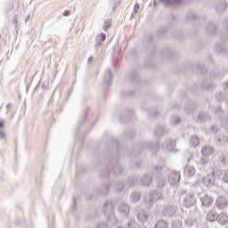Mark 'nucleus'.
<instances>
[{
  "instance_id": "nucleus-1",
  "label": "nucleus",
  "mask_w": 228,
  "mask_h": 228,
  "mask_svg": "<svg viewBox=\"0 0 228 228\" xmlns=\"http://www.w3.org/2000/svg\"><path fill=\"white\" fill-rule=\"evenodd\" d=\"M124 167L118 162L117 157H111L109 167L105 170L100 171V177L102 179H106L110 177V174H113V175L118 176L122 174Z\"/></svg>"
},
{
  "instance_id": "nucleus-2",
  "label": "nucleus",
  "mask_w": 228,
  "mask_h": 228,
  "mask_svg": "<svg viewBox=\"0 0 228 228\" xmlns=\"http://www.w3.org/2000/svg\"><path fill=\"white\" fill-rule=\"evenodd\" d=\"M143 151H151L152 154H158L159 152V143L142 142L133 148V154L140 156Z\"/></svg>"
},
{
  "instance_id": "nucleus-3",
  "label": "nucleus",
  "mask_w": 228,
  "mask_h": 228,
  "mask_svg": "<svg viewBox=\"0 0 228 228\" xmlns=\"http://www.w3.org/2000/svg\"><path fill=\"white\" fill-rule=\"evenodd\" d=\"M166 177L168 179V183L171 186H175L181 181V174L177 171L171 170L167 167L166 169Z\"/></svg>"
},
{
  "instance_id": "nucleus-4",
  "label": "nucleus",
  "mask_w": 228,
  "mask_h": 228,
  "mask_svg": "<svg viewBox=\"0 0 228 228\" xmlns=\"http://www.w3.org/2000/svg\"><path fill=\"white\" fill-rule=\"evenodd\" d=\"M218 175H220V173L214 168L211 174H208L202 178L201 183L206 188H211L212 186H215V179L216 177H218Z\"/></svg>"
},
{
  "instance_id": "nucleus-5",
  "label": "nucleus",
  "mask_w": 228,
  "mask_h": 228,
  "mask_svg": "<svg viewBox=\"0 0 228 228\" xmlns=\"http://www.w3.org/2000/svg\"><path fill=\"white\" fill-rule=\"evenodd\" d=\"M179 211V208L175 205H167L164 207L162 209L161 213L162 216H165L166 218H172Z\"/></svg>"
},
{
  "instance_id": "nucleus-6",
  "label": "nucleus",
  "mask_w": 228,
  "mask_h": 228,
  "mask_svg": "<svg viewBox=\"0 0 228 228\" xmlns=\"http://www.w3.org/2000/svg\"><path fill=\"white\" fill-rule=\"evenodd\" d=\"M197 202V199L195 198V194L194 193H188L183 200V208H192V206H195Z\"/></svg>"
},
{
  "instance_id": "nucleus-7",
  "label": "nucleus",
  "mask_w": 228,
  "mask_h": 228,
  "mask_svg": "<svg viewBox=\"0 0 228 228\" xmlns=\"http://www.w3.org/2000/svg\"><path fill=\"white\" fill-rule=\"evenodd\" d=\"M103 213L107 216L108 220H110V216H113V215H115V207L111 201H106L104 203Z\"/></svg>"
},
{
  "instance_id": "nucleus-8",
  "label": "nucleus",
  "mask_w": 228,
  "mask_h": 228,
  "mask_svg": "<svg viewBox=\"0 0 228 228\" xmlns=\"http://www.w3.org/2000/svg\"><path fill=\"white\" fill-rule=\"evenodd\" d=\"M155 183L157 190H163V188L167 186L168 180L166 175H157V177L155 178Z\"/></svg>"
},
{
  "instance_id": "nucleus-9",
  "label": "nucleus",
  "mask_w": 228,
  "mask_h": 228,
  "mask_svg": "<svg viewBox=\"0 0 228 228\" xmlns=\"http://www.w3.org/2000/svg\"><path fill=\"white\" fill-rule=\"evenodd\" d=\"M216 113L221 118V124L224 126V129H228V116L224 117L225 112L222 110V108L218 107L216 109Z\"/></svg>"
},
{
  "instance_id": "nucleus-10",
  "label": "nucleus",
  "mask_w": 228,
  "mask_h": 228,
  "mask_svg": "<svg viewBox=\"0 0 228 228\" xmlns=\"http://www.w3.org/2000/svg\"><path fill=\"white\" fill-rule=\"evenodd\" d=\"M196 121L199 124H206L207 122H211V116H209L208 112L200 111L196 118Z\"/></svg>"
},
{
  "instance_id": "nucleus-11",
  "label": "nucleus",
  "mask_w": 228,
  "mask_h": 228,
  "mask_svg": "<svg viewBox=\"0 0 228 228\" xmlns=\"http://www.w3.org/2000/svg\"><path fill=\"white\" fill-rule=\"evenodd\" d=\"M130 211L131 208L129 207V205H127V203H121L118 206V213H119L125 218H126V216H129Z\"/></svg>"
},
{
  "instance_id": "nucleus-12",
  "label": "nucleus",
  "mask_w": 228,
  "mask_h": 228,
  "mask_svg": "<svg viewBox=\"0 0 228 228\" xmlns=\"http://www.w3.org/2000/svg\"><path fill=\"white\" fill-rule=\"evenodd\" d=\"M201 200V206L203 208H209L211 204H213V196L211 194H204L203 196L200 197Z\"/></svg>"
},
{
  "instance_id": "nucleus-13",
  "label": "nucleus",
  "mask_w": 228,
  "mask_h": 228,
  "mask_svg": "<svg viewBox=\"0 0 228 228\" xmlns=\"http://www.w3.org/2000/svg\"><path fill=\"white\" fill-rule=\"evenodd\" d=\"M137 220L141 222V224H145L147 220H149V211L146 209H141L137 213Z\"/></svg>"
},
{
  "instance_id": "nucleus-14",
  "label": "nucleus",
  "mask_w": 228,
  "mask_h": 228,
  "mask_svg": "<svg viewBox=\"0 0 228 228\" xmlns=\"http://www.w3.org/2000/svg\"><path fill=\"white\" fill-rule=\"evenodd\" d=\"M216 208L217 209H224V208H227V198L224 196H219L216 200Z\"/></svg>"
},
{
  "instance_id": "nucleus-15",
  "label": "nucleus",
  "mask_w": 228,
  "mask_h": 228,
  "mask_svg": "<svg viewBox=\"0 0 228 228\" xmlns=\"http://www.w3.org/2000/svg\"><path fill=\"white\" fill-rule=\"evenodd\" d=\"M159 3H162L163 4H165V6H172V4H181V0H154V6L159 4Z\"/></svg>"
},
{
  "instance_id": "nucleus-16",
  "label": "nucleus",
  "mask_w": 228,
  "mask_h": 228,
  "mask_svg": "<svg viewBox=\"0 0 228 228\" xmlns=\"http://www.w3.org/2000/svg\"><path fill=\"white\" fill-rule=\"evenodd\" d=\"M103 81L108 86L113 83V74L111 73V69L108 68L105 70Z\"/></svg>"
},
{
  "instance_id": "nucleus-17",
  "label": "nucleus",
  "mask_w": 228,
  "mask_h": 228,
  "mask_svg": "<svg viewBox=\"0 0 228 228\" xmlns=\"http://www.w3.org/2000/svg\"><path fill=\"white\" fill-rule=\"evenodd\" d=\"M168 167H163L161 166L154 165L151 168L152 174H157V175H165Z\"/></svg>"
},
{
  "instance_id": "nucleus-18",
  "label": "nucleus",
  "mask_w": 228,
  "mask_h": 228,
  "mask_svg": "<svg viewBox=\"0 0 228 228\" xmlns=\"http://www.w3.org/2000/svg\"><path fill=\"white\" fill-rule=\"evenodd\" d=\"M163 193L159 191H154L151 193H150V200H163Z\"/></svg>"
},
{
  "instance_id": "nucleus-19",
  "label": "nucleus",
  "mask_w": 228,
  "mask_h": 228,
  "mask_svg": "<svg viewBox=\"0 0 228 228\" xmlns=\"http://www.w3.org/2000/svg\"><path fill=\"white\" fill-rule=\"evenodd\" d=\"M162 149L167 151V152L174 151V142L171 139L166 140L162 144Z\"/></svg>"
},
{
  "instance_id": "nucleus-20",
  "label": "nucleus",
  "mask_w": 228,
  "mask_h": 228,
  "mask_svg": "<svg viewBox=\"0 0 228 228\" xmlns=\"http://www.w3.org/2000/svg\"><path fill=\"white\" fill-rule=\"evenodd\" d=\"M213 152H215V149L211 145H204L201 149V154L205 157L211 156Z\"/></svg>"
},
{
  "instance_id": "nucleus-21",
  "label": "nucleus",
  "mask_w": 228,
  "mask_h": 228,
  "mask_svg": "<svg viewBox=\"0 0 228 228\" xmlns=\"http://www.w3.org/2000/svg\"><path fill=\"white\" fill-rule=\"evenodd\" d=\"M140 183L142 186H151V183H152V176L150 175H144L141 179Z\"/></svg>"
},
{
  "instance_id": "nucleus-22",
  "label": "nucleus",
  "mask_w": 228,
  "mask_h": 228,
  "mask_svg": "<svg viewBox=\"0 0 228 228\" xmlns=\"http://www.w3.org/2000/svg\"><path fill=\"white\" fill-rule=\"evenodd\" d=\"M183 174L185 177H193L195 175V167L191 166H185Z\"/></svg>"
},
{
  "instance_id": "nucleus-23",
  "label": "nucleus",
  "mask_w": 228,
  "mask_h": 228,
  "mask_svg": "<svg viewBox=\"0 0 228 228\" xmlns=\"http://www.w3.org/2000/svg\"><path fill=\"white\" fill-rule=\"evenodd\" d=\"M189 144L191 147L196 148L200 144V138L198 135H191L189 139Z\"/></svg>"
},
{
  "instance_id": "nucleus-24",
  "label": "nucleus",
  "mask_w": 228,
  "mask_h": 228,
  "mask_svg": "<svg viewBox=\"0 0 228 228\" xmlns=\"http://www.w3.org/2000/svg\"><path fill=\"white\" fill-rule=\"evenodd\" d=\"M218 224H220L221 225H225V224H227L228 222V216L227 214L225 213H220L217 214V218L216 219Z\"/></svg>"
},
{
  "instance_id": "nucleus-25",
  "label": "nucleus",
  "mask_w": 228,
  "mask_h": 228,
  "mask_svg": "<svg viewBox=\"0 0 228 228\" xmlns=\"http://www.w3.org/2000/svg\"><path fill=\"white\" fill-rule=\"evenodd\" d=\"M195 110V104L193 103L192 101L189 100L187 102V104L184 107V111L188 115H191V113H193V110Z\"/></svg>"
},
{
  "instance_id": "nucleus-26",
  "label": "nucleus",
  "mask_w": 228,
  "mask_h": 228,
  "mask_svg": "<svg viewBox=\"0 0 228 228\" xmlns=\"http://www.w3.org/2000/svg\"><path fill=\"white\" fill-rule=\"evenodd\" d=\"M154 134L155 136H157V138H159V136H163V134H165V126L158 125L154 128Z\"/></svg>"
},
{
  "instance_id": "nucleus-27",
  "label": "nucleus",
  "mask_w": 228,
  "mask_h": 228,
  "mask_svg": "<svg viewBox=\"0 0 228 228\" xmlns=\"http://www.w3.org/2000/svg\"><path fill=\"white\" fill-rule=\"evenodd\" d=\"M110 188H111V184H104L101 185L98 189L99 195H108V191H110Z\"/></svg>"
},
{
  "instance_id": "nucleus-28",
  "label": "nucleus",
  "mask_w": 228,
  "mask_h": 228,
  "mask_svg": "<svg viewBox=\"0 0 228 228\" xmlns=\"http://www.w3.org/2000/svg\"><path fill=\"white\" fill-rule=\"evenodd\" d=\"M218 216V214L215 210H210L207 215L208 222H215Z\"/></svg>"
},
{
  "instance_id": "nucleus-29",
  "label": "nucleus",
  "mask_w": 228,
  "mask_h": 228,
  "mask_svg": "<svg viewBox=\"0 0 228 228\" xmlns=\"http://www.w3.org/2000/svg\"><path fill=\"white\" fill-rule=\"evenodd\" d=\"M140 199H142V194L138 191H134L130 195V200L131 202L136 203L140 201Z\"/></svg>"
},
{
  "instance_id": "nucleus-30",
  "label": "nucleus",
  "mask_w": 228,
  "mask_h": 228,
  "mask_svg": "<svg viewBox=\"0 0 228 228\" xmlns=\"http://www.w3.org/2000/svg\"><path fill=\"white\" fill-rule=\"evenodd\" d=\"M216 10L218 12V13L225 12V10H227V3H225V1H222L216 5Z\"/></svg>"
},
{
  "instance_id": "nucleus-31",
  "label": "nucleus",
  "mask_w": 228,
  "mask_h": 228,
  "mask_svg": "<svg viewBox=\"0 0 228 228\" xmlns=\"http://www.w3.org/2000/svg\"><path fill=\"white\" fill-rule=\"evenodd\" d=\"M154 228H168L167 221L160 219L155 223Z\"/></svg>"
},
{
  "instance_id": "nucleus-32",
  "label": "nucleus",
  "mask_w": 228,
  "mask_h": 228,
  "mask_svg": "<svg viewBox=\"0 0 228 228\" xmlns=\"http://www.w3.org/2000/svg\"><path fill=\"white\" fill-rule=\"evenodd\" d=\"M106 40V34H101L96 37V47H101V44Z\"/></svg>"
},
{
  "instance_id": "nucleus-33",
  "label": "nucleus",
  "mask_w": 228,
  "mask_h": 228,
  "mask_svg": "<svg viewBox=\"0 0 228 228\" xmlns=\"http://www.w3.org/2000/svg\"><path fill=\"white\" fill-rule=\"evenodd\" d=\"M181 123V118L179 116H173L170 118V124L171 126H177V124Z\"/></svg>"
},
{
  "instance_id": "nucleus-34",
  "label": "nucleus",
  "mask_w": 228,
  "mask_h": 228,
  "mask_svg": "<svg viewBox=\"0 0 228 228\" xmlns=\"http://www.w3.org/2000/svg\"><path fill=\"white\" fill-rule=\"evenodd\" d=\"M219 175H221L222 180L224 183H225L226 184H228V169L223 171L222 173H218Z\"/></svg>"
},
{
  "instance_id": "nucleus-35",
  "label": "nucleus",
  "mask_w": 228,
  "mask_h": 228,
  "mask_svg": "<svg viewBox=\"0 0 228 228\" xmlns=\"http://www.w3.org/2000/svg\"><path fill=\"white\" fill-rule=\"evenodd\" d=\"M126 228H146L144 226H139L134 221H128Z\"/></svg>"
},
{
  "instance_id": "nucleus-36",
  "label": "nucleus",
  "mask_w": 228,
  "mask_h": 228,
  "mask_svg": "<svg viewBox=\"0 0 228 228\" xmlns=\"http://www.w3.org/2000/svg\"><path fill=\"white\" fill-rule=\"evenodd\" d=\"M134 130H126L124 132V136L126 138H134Z\"/></svg>"
},
{
  "instance_id": "nucleus-37",
  "label": "nucleus",
  "mask_w": 228,
  "mask_h": 228,
  "mask_svg": "<svg viewBox=\"0 0 228 228\" xmlns=\"http://www.w3.org/2000/svg\"><path fill=\"white\" fill-rule=\"evenodd\" d=\"M128 183H130L131 186H134L138 183V177L136 175L129 176Z\"/></svg>"
},
{
  "instance_id": "nucleus-38",
  "label": "nucleus",
  "mask_w": 228,
  "mask_h": 228,
  "mask_svg": "<svg viewBox=\"0 0 228 228\" xmlns=\"http://www.w3.org/2000/svg\"><path fill=\"white\" fill-rule=\"evenodd\" d=\"M206 29L208 33H216V27L213 23H210Z\"/></svg>"
},
{
  "instance_id": "nucleus-39",
  "label": "nucleus",
  "mask_w": 228,
  "mask_h": 228,
  "mask_svg": "<svg viewBox=\"0 0 228 228\" xmlns=\"http://www.w3.org/2000/svg\"><path fill=\"white\" fill-rule=\"evenodd\" d=\"M88 118V111H85V115H84V118L81 119L79 122H78V127H81L82 126H85V120H86V118Z\"/></svg>"
},
{
  "instance_id": "nucleus-40",
  "label": "nucleus",
  "mask_w": 228,
  "mask_h": 228,
  "mask_svg": "<svg viewBox=\"0 0 228 228\" xmlns=\"http://www.w3.org/2000/svg\"><path fill=\"white\" fill-rule=\"evenodd\" d=\"M214 49L217 54H221V53L224 51V48H222V45L219 44L215 45Z\"/></svg>"
},
{
  "instance_id": "nucleus-41",
  "label": "nucleus",
  "mask_w": 228,
  "mask_h": 228,
  "mask_svg": "<svg viewBox=\"0 0 228 228\" xmlns=\"http://www.w3.org/2000/svg\"><path fill=\"white\" fill-rule=\"evenodd\" d=\"M224 100V93L222 92H217L216 94V101H217L218 102H220L221 101Z\"/></svg>"
},
{
  "instance_id": "nucleus-42",
  "label": "nucleus",
  "mask_w": 228,
  "mask_h": 228,
  "mask_svg": "<svg viewBox=\"0 0 228 228\" xmlns=\"http://www.w3.org/2000/svg\"><path fill=\"white\" fill-rule=\"evenodd\" d=\"M138 10H140V4H135L134 7V11L131 14V19H133V17H134V15H136L138 13Z\"/></svg>"
},
{
  "instance_id": "nucleus-43",
  "label": "nucleus",
  "mask_w": 228,
  "mask_h": 228,
  "mask_svg": "<svg viewBox=\"0 0 228 228\" xmlns=\"http://www.w3.org/2000/svg\"><path fill=\"white\" fill-rule=\"evenodd\" d=\"M116 190L118 191H122L124 190V183L118 182L117 184H116Z\"/></svg>"
},
{
  "instance_id": "nucleus-44",
  "label": "nucleus",
  "mask_w": 228,
  "mask_h": 228,
  "mask_svg": "<svg viewBox=\"0 0 228 228\" xmlns=\"http://www.w3.org/2000/svg\"><path fill=\"white\" fill-rule=\"evenodd\" d=\"M219 163H221L222 167H225V165H226L225 157L224 155H221L219 157Z\"/></svg>"
},
{
  "instance_id": "nucleus-45",
  "label": "nucleus",
  "mask_w": 228,
  "mask_h": 228,
  "mask_svg": "<svg viewBox=\"0 0 228 228\" xmlns=\"http://www.w3.org/2000/svg\"><path fill=\"white\" fill-rule=\"evenodd\" d=\"M94 228H108V224L106 223L97 224Z\"/></svg>"
},
{
  "instance_id": "nucleus-46",
  "label": "nucleus",
  "mask_w": 228,
  "mask_h": 228,
  "mask_svg": "<svg viewBox=\"0 0 228 228\" xmlns=\"http://www.w3.org/2000/svg\"><path fill=\"white\" fill-rule=\"evenodd\" d=\"M198 69L201 72V74H206V72H208V69H206L205 66L200 65V66H198Z\"/></svg>"
},
{
  "instance_id": "nucleus-47",
  "label": "nucleus",
  "mask_w": 228,
  "mask_h": 228,
  "mask_svg": "<svg viewBox=\"0 0 228 228\" xmlns=\"http://www.w3.org/2000/svg\"><path fill=\"white\" fill-rule=\"evenodd\" d=\"M172 225L174 228H180L183 225V224L181 223V221H175V223H173Z\"/></svg>"
},
{
  "instance_id": "nucleus-48",
  "label": "nucleus",
  "mask_w": 228,
  "mask_h": 228,
  "mask_svg": "<svg viewBox=\"0 0 228 228\" xmlns=\"http://www.w3.org/2000/svg\"><path fill=\"white\" fill-rule=\"evenodd\" d=\"M210 132L211 133H214V134H216L218 133V126H216V125H214L210 127Z\"/></svg>"
},
{
  "instance_id": "nucleus-49",
  "label": "nucleus",
  "mask_w": 228,
  "mask_h": 228,
  "mask_svg": "<svg viewBox=\"0 0 228 228\" xmlns=\"http://www.w3.org/2000/svg\"><path fill=\"white\" fill-rule=\"evenodd\" d=\"M6 138V134L4 131H0V140H4Z\"/></svg>"
},
{
  "instance_id": "nucleus-50",
  "label": "nucleus",
  "mask_w": 228,
  "mask_h": 228,
  "mask_svg": "<svg viewBox=\"0 0 228 228\" xmlns=\"http://www.w3.org/2000/svg\"><path fill=\"white\" fill-rule=\"evenodd\" d=\"M223 26H224V28H225V29H228V18L224 20Z\"/></svg>"
},
{
  "instance_id": "nucleus-51",
  "label": "nucleus",
  "mask_w": 228,
  "mask_h": 228,
  "mask_svg": "<svg viewBox=\"0 0 228 228\" xmlns=\"http://www.w3.org/2000/svg\"><path fill=\"white\" fill-rule=\"evenodd\" d=\"M208 163V160L205 159H201L200 161V165H202V167H204V165H206Z\"/></svg>"
},
{
  "instance_id": "nucleus-52",
  "label": "nucleus",
  "mask_w": 228,
  "mask_h": 228,
  "mask_svg": "<svg viewBox=\"0 0 228 228\" xmlns=\"http://www.w3.org/2000/svg\"><path fill=\"white\" fill-rule=\"evenodd\" d=\"M76 199H73V203H72V205H71V208H70V209H76Z\"/></svg>"
},
{
  "instance_id": "nucleus-53",
  "label": "nucleus",
  "mask_w": 228,
  "mask_h": 228,
  "mask_svg": "<svg viewBox=\"0 0 228 228\" xmlns=\"http://www.w3.org/2000/svg\"><path fill=\"white\" fill-rule=\"evenodd\" d=\"M223 86H224V90H228V80L224 82Z\"/></svg>"
},
{
  "instance_id": "nucleus-54",
  "label": "nucleus",
  "mask_w": 228,
  "mask_h": 228,
  "mask_svg": "<svg viewBox=\"0 0 228 228\" xmlns=\"http://www.w3.org/2000/svg\"><path fill=\"white\" fill-rule=\"evenodd\" d=\"M105 28L108 29V28H111V24L110 21H105Z\"/></svg>"
},
{
  "instance_id": "nucleus-55",
  "label": "nucleus",
  "mask_w": 228,
  "mask_h": 228,
  "mask_svg": "<svg viewBox=\"0 0 228 228\" xmlns=\"http://www.w3.org/2000/svg\"><path fill=\"white\" fill-rule=\"evenodd\" d=\"M63 17H69L70 15V12L69 11H66L62 13Z\"/></svg>"
},
{
  "instance_id": "nucleus-56",
  "label": "nucleus",
  "mask_w": 228,
  "mask_h": 228,
  "mask_svg": "<svg viewBox=\"0 0 228 228\" xmlns=\"http://www.w3.org/2000/svg\"><path fill=\"white\" fill-rule=\"evenodd\" d=\"M211 76H214V77H218V76H219L218 71H216V73L212 71Z\"/></svg>"
},
{
  "instance_id": "nucleus-57",
  "label": "nucleus",
  "mask_w": 228,
  "mask_h": 228,
  "mask_svg": "<svg viewBox=\"0 0 228 228\" xmlns=\"http://www.w3.org/2000/svg\"><path fill=\"white\" fill-rule=\"evenodd\" d=\"M4 127V121L1 120L0 121V129H3Z\"/></svg>"
},
{
  "instance_id": "nucleus-58",
  "label": "nucleus",
  "mask_w": 228,
  "mask_h": 228,
  "mask_svg": "<svg viewBox=\"0 0 228 228\" xmlns=\"http://www.w3.org/2000/svg\"><path fill=\"white\" fill-rule=\"evenodd\" d=\"M114 145H115L117 151H118V141H115Z\"/></svg>"
},
{
  "instance_id": "nucleus-59",
  "label": "nucleus",
  "mask_w": 228,
  "mask_h": 228,
  "mask_svg": "<svg viewBox=\"0 0 228 228\" xmlns=\"http://www.w3.org/2000/svg\"><path fill=\"white\" fill-rule=\"evenodd\" d=\"M150 115H153V117H156L158 115V111L154 110L150 113Z\"/></svg>"
},
{
  "instance_id": "nucleus-60",
  "label": "nucleus",
  "mask_w": 228,
  "mask_h": 228,
  "mask_svg": "<svg viewBox=\"0 0 228 228\" xmlns=\"http://www.w3.org/2000/svg\"><path fill=\"white\" fill-rule=\"evenodd\" d=\"M87 61H88V63H91V61H94V57H93V56H90V57L87 59Z\"/></svg>"
},
{
  "instance_id": "nucleus-61",
  "label": "nucleus",
  "mask_w": 228,
  "mask_h": 228,
  "mask_svg": "<svg viewBox=\"0 0 228 228\" xmlns=\"http://www.w3.org/2000/svg\"><path fill=\"white\" fill-rule=\"evenodd\" d=\"M12 106V104H7L6 105V109H7V111H6V113L8 114V112L10 111V107Z\"/></svg>"
},
{
  "instance_id": "nucleus-62",
  "label": "nucleus",
  "mask_w": 228,
  "mask_h": 228,
  "mask_svg": "<svg viewBox=\"0 0 228 228\" xmlns=\"http://www.w3.org/2000/svg\"><path fill=\"white\" fill-rule=\"evenodd\" d=\"M203 88H206L207 90H209V89H211V86L203 85Z\"/></svg>"
},
{
  "instance_id": "nucleus-63",
  "label": "nucleus",
  "mask_w": 228,
  "mask_h": 228,
  "mask_svg": "<svg viewBox=\"0 0 228 228\" xmlns=\"http://www.w3.org/2000/svg\"><path fill=\"white\" fill-rule=\"evenodd\" d=\"M130 79L132 81H134L136 79V75H133L132 77H130Z\"/></svg>"
},
{
  "instance_id": "nucleus-64",
  "label": "nucleus",
  "mask_w": 228,
  "mask_h": 228,
  "mask_svg": "<svg viewBox=\"0 0 228 228\" xmlns=\"http://www.w3.org/2000/svg\"><path fill=\"white\" fill-rule=\"evenodd\" d=\"M181 195H186V191L185 190H182L181 191Z\"/></svg>"
}]
</instances>
